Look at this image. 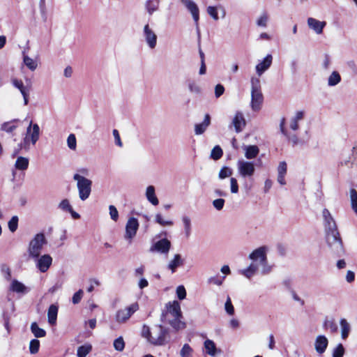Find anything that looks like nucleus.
Here are the masks:
<instances>
[{
	"label": "nucleus",
	"instance_id": "a18cd8bd",
	"mask_svg": "<svg viewBox=\"0 0 357 357\" xmlns=\"http://www.w3.org/2000/svg\"><path fill=\"white\" fill-rule=\"evenodd\" d=\"M40 347V341L37 339H33L29 343V351L31 354H35L38 352Z\"/></svg>",
	"mask_w": 357,
	"mask_h": 357
},
{
	"label": "nucleus",
	"instance_id": "473e14b6",
	"mask_svg": "<svg viewBox=\"0 0 357 357\" xmlns=\"http://www.w3.org/2000/svg\"><path fill=\"white\" fill-rule=\"evenodd\" d=\"M341 80L342 78L340 74L337 71L334 70L328 77L327 84L328 86H335L340 83Z\"/></svg>",
	"mask_w": 357,
	"mask_h": 357
},
{
	"label": "nucleus",
	"instance_id": "0e129e2a",
	"mask_svg": "<svg viewBox=\"0 0 357 357\" xmlns=\"http://www.w3.org/2000/svg\"><path fill=\"white\" fill-rule=\"evenodd\" d=\"M207 13L213 20H218L219 19L216 7L208 6L207 8Z\"/></svg>",
	"mask_w": 357,
	"mask_h": 357
},
{
	"label": "nucleus",
	"instance_id": "603ef678",
	"mask_svg": "<svg viewBox=\"0 0 357 357\" xmlns=\"http://www.w3.org/2000/svg\"><path fill=\"white\" fill-rule=\"evenodd\" d=\"M192 354V349L188 344H185L180 351L181 357H191Z\"/></svg>",
	"mask_w": 357,
	"mask_h": 357
},
{
	"label": "nucleus",
	"instance_id": "f257e3e1",
	"mask_svg": "<svg viewBox=\"0 0 357 357\" xmlns=\"http://www.w3.org/2000/svg\"><path fill=\"white\" fill-rule=\"evenodd\" d=\"M166 308L167 311L162 314V321L169 324L176 331L185 328V323L181 320L183 316L179 303L176 301L169 302L166 305Z\"/></svg>",
	"mask_w": 357,
	"mask_h": 357
},
{
	"label": "nucleus",
	"instance_id": "c9c22d12",
	"mask_svg": "<svg viewBox=\"0 0 357 357\" xmlns=\"http://www.w3.org/2000/svg\"><path fill=\"white\" fill-rule=\"evenodd\" d=\"M258 272L259 271L257 270L255 264H250L248 268L240 271L241 274L243 275L248 279L251 278Z\"/></svg>",
	"mask_w": 357,
	"mask_h": 357
},
{
	"label": "nucleus",
	"instance_id": "7c9ffc66",
	"mask_svg": "<svg viewBox=\"0 0 357 357\" xmlns=\"http://www.w3.org/2000/svg\"><path fill=\"white\" fill-rule=\"evenodd\" d=\"M340 325L341 328V337L346 340L351 331V326L347 319L342 318L340 320Z\"/></svg>",
	"mask_w": 357,
	"mask_h": 357
},
{
	"label": "nucleus",
	"instance_id": "72a5a7b5",
	"mask_svg": "<svg viewBox=\"0 0 357 357\" xmlns=\"http://www.w3.org/2000/svg\"><path fill=\"white\" fill-rule=\"evenodd\" d=\"M29 164V160L27 158L19 156L15 161V167L18 170L24 171L27 169Z\"/></svg>",
	"mask_w": 357,
	"mask_h": 357
},
{
	"label": "nucleus",
	"instance_id": "f704fd0d",
	"mask_svg": "<svg viewBox=\"0 0 357 357\" xmlns=\"http://www.w3.org/2000/svg\"><path fill=\"white\" fill-rule=\"evenodd\" d=\"M182 222L184 228V234L186 238H188L192 233L191 220L187 215L182 217Z\"/></svg>",
	"mask_w": 357,
	"mask_h": 357
},
{
	"label": "nucleus",
	"instance_id": "052dcab7",
	"mask_svg": "<svg viewBox=\"0 0 357 357\" xmlns=\"http://www.w3.org/2000/svg\"><path fill=\"white\" fill-rule=\"evenodd\" d=\"M225 278V276H222V278L218 276L211 277L210 278H208V282L216 284L218 286H220L222 285Z\"/></svg>",
	"mask_w": 357,
	"mask_h": 357
},
{
	"label": "nucleus",
	"instance_id": "9b49d317",
	"mask_svg": "<svg viewBox=\"0 0 357 357\" xmlns=\"http://www.w3.org/2000/svg\"><path fill=\"white\" fill-rule=\"evenodd\" d=\"M237 169L238 174L243 178L251 177L255 172L254 162L244 160H239L237 162Z\"/></svg>",
	"mask_w": 357,
	"mask_h": 357
},
{
	"label": "nucleus",
	"instance_id": "680f3d73",
	"mask_svg": "<svg viewBox=\"0 0 357 357\" xmlns=\"http://www.w3.org/2000/svg\"><path fill=\"white\" fill-rule=\"evenodd\" d=\"M225 202V199H223L222 198L216 199L213 200V206L218 211H220L223 208Z\"/></svg>",
	"mask_w": 357,
	"mask_h": 357
},
{
	"label": "nucleus",
	"instance_id": "39448f33",
	"mask_svg": "<svg viewBox=\"0 0 357 357\" xmlns=\"http://www.w3.org/2000/svg\"><path fill=\"white\" fill-rule=\"evenodd\" d=\"M251 82V102L250 107L254 112L261 109L264 101V96L261 93V83L259 77H252Z\"/></svg>",
	"mask_w": 357,
	"mask_h": 357
},
{
	"label": "nucleus",
	"instance_id": "4468645a",
	"mask_svg": "<svg viewBox=\"0 0 357 357\" xmlns=\"http://www.w3.org/2000/svg\"><path fill=\"white\" fill-rule=\"evenodd\" d=\"M171 248V242L167 238H162L152 245L150 251L162 255H167Z\"/></svg>",
	"mask_w": 357,
	"mask_h": 357
},
{
	"label": "nucleus",
	"instance_id": "20e7f679",
	"mask_svg": "<svg viewBox=\"0 0 357 357\" xmlns=\"http://www.w3.org/2000/svg\"><path fill=\"white\" fill-rule=\"evenodd\" d=\"M326 242L331 253L336 257H342L345 253L343 242L337 231L326 233Z\"/></svg>",
	"mask_w": 357,
	"mask_h": 357
},
{
	"label": "nucleus",
	"instance_id": "2eb2a0df",
	"mask_svg": "<svg viewBox=\"0 0 357 357\" xmlns=\"http://www.w3.org/2000/svg\"><path fill=\"white\" fill-rule=\"evenodd\" d=\"M143 36L150 49H154L157 45V35L147 24L144 26Z\"/></svg>",
	"mask_w": 357,
	"mask_h": 357
},
{
	"label": "nucleus",
	"instance_id": "a878e982",
	"mask_svg": "<svg viewBox=\"0 0 357 357\" xmlns=\"http://www.w3.org/2000/svg\"><path fill=\"white\" fill-rule=\"evenodd\" d=\"M245 151V157L248 159L255 158L259 153V149L256 145H248L243 147Z\"/></svg>",
	"mask_w": 357,
	"mask_h": 357
},
{
	"label": "nucleus",
	"instance_id": "dca6fc26",
	"mask_svg": "<svg viewBox=\"0 0 357 357\" xmlns=\"http://www.w3.org/2000/svg\"><path fill=\"white\" fill-rule=\"evenodd\" d=\"M36 261V266L41 273H45L52 264V258L50 255L45 254L33 259Z\"/></svg>",
	"mask_w": 357,
	"mask_h": 357
},
{
	"label": "nucleus",
	"instance_id": "bf43d9fd",
	"mask_svg": "<svg viewBox=\"0 0 357 357\" xmlns=\"http://www.w3.org/2000/svg\"><path fill=\"white\" fill-rule=\"evenodd\" d=\"M1 273L3 274L4 278L9 280L11 278L10 269L6 264H2L1 266Z\"/></svg>",
	"mask_w": 357,
	"mask_h": 357
},
{
	"label": "nucleus",
	"instance_id": "393cba45",
	"mask_svg": "<svg viewBox=\"0 0 357 357\" xmlns=\"http://www.w3.org/2000/svg\"><path fill=\"white\" fill-rule=\"evenodd\" d=\"M146 197L147 200L153 206L159 204L158 197L155 195V190L153 185H149L146 190Z\"/></svg>",
	"mask_w": 357,
	"mask_h": 357
},
{
	"label": "nucleus",
	"instance_id": "f3484780",
	"mask_svg": "<svg viewBox=\"0 0 357 357\" xmlns=\"http://www.w3.org/2000/svg\"><path fill=\"white\" fill-rule=\"evenodd\" d=\"M186 8L190 12L199 33L198 22L199 20V10L197 5L192 0H181Z\"/></svg>",
	"mask_w": 357,
	"mask_h": 357
},
{
	"label": "nucleus",
	"instance_id": "2f4dec72",
	"mask_svg": "<svg viewBox=\"0 0 357 357\" xmlns=\"http://www.w3.org/2000/svg\"><path fill=\"white\" fill-rule=\"evenodd\" d=\"M183 265V259L179 254H176L172 260L168 264V268L171 270L172 273L176 272L178 267Z\"/></svg>",
	"mask_w": 357,
	"mask_h": 357
},
{
	"label": "nucleus",
	"instance_id": "13d9d810",
	"mask_svg": "<svg viewBox=\"0 0 357 357\" xmlns=\"http://www.w3.org/2000/svg\"><path fill=\"white\" fill-rule=\"evenodd\" d=\"M109 215H110L111 219L115 222L117 221V220L119 218V212H118L116 208L113 205H110L109 206Z\"/></svg>",
	"mask_w": 357,
	"mask_h": 357
},
{
	"label": "nucleus",
	"instance_id": "58836bf2",
	"mask_svg": "<svg viewBox=\"0 0 357 357\" xmlns=\"http://www.w3.org/2000/svg\"><path fill=\"white\" fill-rule=\"evenodd\" d=\"M159 0H148L146 2V8L150 15L158 9Z\"/></svg>",
	"mask_w": 357,
	"mask_h": 357
},
{
	"label": "nucleus",
	"instance_id": "37998d69",
	"mask_svg": "<svg viewBox=\"0 0 357 357\" xmlns=\"http://www.w3.org/2000/svg\"><path fill=\"white\" fill-rule=\"evenodd\" d=\"M350 199L351 208L357 214V191L355 189L350 190Z\"/></svg>",
	"mask_w": 357,
	"mask_h": 357
},
{
	"label": "nucleus",
	"instance_id": "49530a36",
	"mask_svg": "<svg viewBox=\"0 0 357 357\" xmlns=\"http://www.w3.org/2000/svg\"><path fill=\"white\" fill-rule=\"evenodd\" d=\"M114 347L115 350L118 351H123L125 348V342L122 337H119L118 338L115 339L113 343Z\"/></svg>",
	"mask_w": 357,
	"mask_h": 357
},
{
	"label": "nucleus",
	"instance_id": "f8f14e48",
	"mask_svg": "<svg viewBox=\"0 0 357 357\" xmlns=\"http://www.w3.org/2000/svg\"><path fill=\"white\" fill-rule=\"evenodd\" d=\"M323 224L324 227L325 234L331 231H337V226L335 220L331 212L327 208L322 211Z\"/></svg>",
	"mask_w": 357,
	"mask_h": 357
},
{
	"label": "nucleus",
	"instance_id": "4d7b16f0",
	"mask_svg": "<svg viewBox=\"0 0 357 357\" xmlns=\"http://www.w3.org/2000/svg\"><path fill=\"white\" fill-rule=\"evenodd\" d=\"M59 208L63 211H71L72 206L68 199H64L59 203Z\"/></svg>",
	"mask_w": 357,
	"mask_h": 357
},
{
	"label": "nucleus",
	"instance_id": "6ab92c4d",
	"mask_svg": "<svg viewBox=\"0 0 357 357\" xmlns=\"http://www.w3.org/2000/svg\"><path fill=\"white\" fill-rule=\"evenodd\" d=\"M9 291L17 294L25 295L30 291V288L17 280L14 279L10 282Z\"/></svg>",
	"mask_w": 357,
	"mask_h": 357
},
{
	"label": "nucleus",
	"instance_id": "bb28decb",
	"mask_svg": "<svg viewBox=\"0 0 357 357\" xmlns=\"http://www.w3.org/2000/svg\"><path fill=\"white\" fill-rule=\"evenodd\" d=\"M58 314V306L55 304H52L47 311L48 323L53 326L56 322Z\"/></svg>",
	"mask_w": 357,
	"mask_h": 357
},
{
	"label": "nucleus",
	"instance_id": "79ce46f5",
	"mask_svg": "<svg viewBox=\"0 0 357 357\" xmlns=\"http://www.w3.org/2000/svg\"><path fill=\"white\" fill-rule=\"evenodd\" d=\"M155 221L162 227L172 226L174 222L172 220H165L160 213H157L155 216Z\"/></svg>",
	"mask_w": 357,
	"mask_h": 357
},
{
	"label": "nucleus",
	"instance_id": "0eeeda50",
	"mask_svg": "<svg viewBox=\"0 0 357 357\" xmlns=\"http://www.w3.org/2000/svg\"><path fill=\"white\" fill-rule=\"evenodd\" d=\"M40 138V127L37 123H32L30 122L26 128V135L22 140L21 143L23 144L24 150L28 151L30 149L31 144L35 145Z\"/></svg>",
	"mask_w": 357,
	"mask_h": 357
},
{
	"label": "nucleus",
	"instance_id": "864d4df0",
	"mask_svg": "<svg viewBox=\"0 0 357 357\" xmlns=\"http://www.w3.org/2000/svg\"><path fill=\"white\" fill-rule=\"evenodd\" d=\"M18 227V217L15 215L8 222V228L11 232H15Z\"/></svg>",
	"mask_w": 357,
	"mask_h": 357
},
{
	"label": "nucleus",
	"instance_id": "f03ea898",
	"mask_svg": "<svg viewBox=\"0 0 357 357\" xmlns=\"http://www.w3.org/2000/svg\"><path fill=\"white\" fill-rule=\"evenodd\" d=\"M266 252L267 248L261 246L253 250L249 255V259L252 260L251 264H255L257 270L262 275H267L272 271V266L268 263Z\"/></svg>",
	"mask_w": 357,
	"mask_h": 357
},
{
	"label": "nucleus",
	"instance_id": "774afa93",
	"mask_svg": "<svg viewBox=\"0 0 357 357\" xmlns=\"http://www.w3.org/2000/svg\"><path fill=\"white\" fill-rule=\"evenodd\" d=\"M231 192L236 194L238 192V185L235 178H230Z\"/></svg>",
	"mask_w": 357,
	"mask_h": 357
},
{
	"label": "nucleus",
	"instance_id": "e2e57ef3",
	"mask_svg": "<svg viewBox=\"0 0 357 357\" xmlns=\"http://www.w3.org/2000/svg\"><path fill=\"white\" fill-rule=\"evenodd\" d=\"M176 295L179 300H183L186 296V291L183 285H180L176 288Z\"/></svg>",
	"mask_w": 357,
	"mask_h": 357
},
{
	"label": "nucleus",
	"instance_id": "a211bd4d",
	"mask_svg": "<svg viewBox=\"0 0 357 357\" xmlns=\"http://www.w3.org/2000/svg\"><path fill=\"white\" fill-rule=\"evenodd\" d=\"M272 62L273 56L270 54H267L255 67L257 75L261 76L271 67Z\"/></svg>",
	"mask_w": 357,
	"mask_h": 357
},
{
	"label": "nucleus",
	"instance_id": "a19ab883",
	"mask_svg": "<svg viewBox=\"0 0 357 357\" xmlns=\"http://www.w3.org/2000/svg\"><path fill=\"white\" fill-rule=\"evenodd\" d=\"M325 330H329L331 333H336L337 331V325L334 319H326L323 324Z\"/></svg>",
	"mask_w": 357,
	"mask_h": 357
},
{
	"label": "nucleus",
	"instance_id": "b1692460",
	"mask_svg": "<svg viewBox=\"0 0 357 357\" xmlns=\"http://www.w3.org/2000/svg\"><path fill=\"white\" fill-rule=\"evenodd\" d=\"M211 124V116L208 114H205L204 121L195 126V133L197 135L203 134Z\"/></svg>",
	"mask_w": 357,
	"mask_h": 357
},
{
	"label": "nucleus",
	"instance_id": "ddd939ff",
	"mask_svg": "<svg viewBox=\"0 0 357 357\" xmlns=\"http://www.w3.org/2000/svg\"><path fill=\"white\" fill-rule=\"evenodd\" d=\"M138 220L134 217L130 218L126 225V233L124 238L131 242L132 239L135 236L139 229Z\"/></svg>",
	"mask_w": 357,
	"mask_h": 357
},
{
	"label": "nucleus",
	"instance_id": "6e6552de",
	"mask_svg": "<svg viewBox=\"0 0 357 357\" xmlns=\"http://www.w3.org/2000/svg\"><path fill=\"white\" fill-rule=\"evenodd\" d=\"M47 243V240L43 233H38L34 236L29 242L28 247V253L31 259H36L40 255L44 245Z\"/></svg>",
	"mask_w": 357,
	"mask_h": 357
},
{
	"label": "nucleus",
	"instance_id": "6e6d98bb",
	"mask_svg": "<svg viewBox=\"0 0 357 357\" xmlns=\"http://www.w3.org/2000/svg\"><path fill=\"white\" fill-rule=\"evenodd\" d=\"M225 309L228 314L233 315L234 314V307L231 303V298L229 296L225 302Z\"/></svg>",
	"mask_w": 357,
	"mask_h": 357
},
{
	"label": "nucleus",
	"instance_id": "8fccbe9b",
	"mask_svg": "<svg viewBox=\"0 0 357 357\" xmlns=\"http://www.w3.org/2000/svg\"><path fill=\"white\" fill-rule=\"evenodd\" d=\"M189 91L195 94H199L201 93V87L195 81H189L188 84Z\"/></svg>",
	"mask_w": 357,
	"mask_h": 357
},
{
	"label": "nucleus",
	"instance_id": "7ed1b4c3",
	"mask_svg": "<svg viewBox=\"0 0 357 357\" xmlns=\"http://www.w3.org/2000/svg\"><path fill=\"white\" fill-rule=\"evenodd\" d=\"M326 242L331 253L336 257H342L345 253L343 242L337 231L326 233Z\"/></svg>",
	"mask_w": 357,
	"mask_h": 357
},
{
	"label": "nucleus",
	"instance_id": "c03bdc74",
	"mask_svg": "<svg viewBox=\"0 0 357 357\" xmlns=\"http://www.w3.org/2000/svg\"><path fill=\"white\" fill-rule=\"evenodd\" d=\"M345 353V349L342 344H338L333 350L332 356L333 357H343Z\"/></svg>",
	"mask_w": 357,
	"mask_h": 357
},
{
	"label": "nucleus",
	"instance_id": "ea45409f",
	"mask_svg": "<svg viewBox=\"0 0 357 357\" xmlns=\"http://www.w3.org/2000/svg\"><path fill=\"white\" fill-rule=\"evenodd\" d=\"M91 349L92 347L89 344L82 345L77 349V357H86L87 354L90 353Z\"/></svg>",
	"mask_w": 357,
	"mask_h": 357
},
{
	"label": "nucleus",
	"instance_id": "aec40b11",
	"mask_svg": "<svg viewBox=\"0 0 357 357\" xmlns=\"http://www.w3.org/2000/svg\"><path fill=\"white\" fill-rule=\"evenodd\" d=\"M328 345V338L323 335H318L314 341V349L319 355H322Z\"/></svg>",
	"mask_w": 357,
	"mask_h": 357
},
{
	"label": "nucleus",
	"instance_id": "4c0bfd02",
	"mask_svg": "<svg viewBox=\"0 0 357 357\" xmlns=\"http://www.w3.org/2000/svg\"><path fill=\"white\" fill-rule=\"evenodd\" d=\"M204 348L206 352L211 356H215L217 352V348L213 341L211 340H206L204 342Z\"/></svg>",
	"mask_w": 357,
	"mask_h": 357
},
{
	"label": "nucleus",
	"instance_id": "338daca9",
	"mask_svg": "<svg viewBox=\"0 0 357 357\" xmlns=\"http://www.w3.org/2000/svg\"><path fill=\"white\" fill-rule=\"evenodd\" d=\"M287 170V163L284 161L280 162L278 167V174L286 175Z\"/></svg>",
	"mask_w": 357,
	"mask_h": 357
},
{
	"label": "nucleus",
	"instance_id": "c85d7f7f",
	"mask_svg": "<svg viewBox=\"0 0 357 357\" xmlns=\"http://www.w3.org/2000/svg\"><path fill=\"white\" fill-rule=\"evenodd\" d=\"M23 63L31 71H34L38 67L36 60L29 57L25 52H22Z\"/></svg>",
	"mask_w": 357,
	"mask_h": 357
},
{
	"label": "nucleus",
	"instance_id": "c756f323",
	"mask_svg": "<svg viewBox=\"0 0 357 357\" xmlns=\"http://www.w3.org/2000/svg\"><path fill=\"white\" fill-rule=\"evenodd\" d=\"M20 122L19 119H13L1 124V130L8 133L13 132L17 127V123Z\"/></svg>",
	"mask_w": 357,
	"mask_h": 357
},
{
	"label": "nucleus",
	"instance_id": "09e8293b",
	"mask_svg": "<svg viewBox=\"0 0 357 357\" xmlns=\"http://www.w3.org/2000/svg\"><path fill=\"white\" fill-rule=\"evenodd\" d=\"M223 152L219 146H215L211 151V158L215 160H219L222 156Z\"/></svg>",
	"mask_w": 357,
	"mask_h": 357
},
{
	"label": "nucleus",
	"instance_id": "e433bc0d",
	"mask_svg": "<svg viewBox=\"0 0 357 357\" xmlns=\"http://www.w3.org/2000/svg\"><path fill=\"white\" fill-rule=\"evenodd\" d=\"M31 333L37 338L43 337L46 335V331L40 328L36 322H33L30 327Z\"/></svg>",
	"mask_w": 357,
	"mask_h": 357
},
{
	"label": "nucleus",
	"instance_id": "de8ad7c7",
	"mask_svg": "<svg viewBox=\"0 0 357 357\" xmlns=\"http://www.w3.org/2000/svg\"><path fill=\"white\" fill-rule=\"evenodd\" d=\"M67 145H68V147L73 150V151H75L76 150V148H77V139H76V137L74 134H70L67 138Z\"/></svg>",
	"mask_w": 357,
	"mask_h": 357
},
{
	"label": "nucleus",
	"instance_id": "423d86ee",
	"mask_svg": "<svg viewBox=\"0 0 357 357\" xmlns=\"http://www.w3.org/2000/svg\"><path fill=\"white\" fill-rule=\"evenodd\" d=\"M73 179L77 181L79 198L82 201L86 200L91 193L92 181L78 174L73 175Z\"/></svg>",
	"mask_w": 357,
	"mask_h": 357
},
{
	"label": "nucleus",
	"instance_id": "412c9836",
	"mask_svg": "<svg viewBox=\"0 0 357 357\" xmlns=\"http://www.w3.org/2000/svg\"><path fill=\"white\" fill-rule=\"evenodd\" d=\"M12 83L13 86L20 90L24 98V105H28L29 103V87L25 86L22 80H19L17 79H13L12 80Z\"/></svg>",
	"mask_w": 357,
	"mask_h": 357
},
{
	"label": "nucleus",
	"instance_id": "5fc2aeb1",
	"mask_svg": "<svg viewBox=\"0 0 357 357\" xmlns=\"http://www.w3.org/2000/svg\"><path fill=\"white\" fill-rule=\"evenodd\" d=\"M231 174L232 170L227 167H224L220 169L218 176L220 179H224L228 176H230Z\"/></svg>",
	"mask_w": 357,
	"mask_h": 357
},
{
	"label": "nucleus",
	"instance_id": "cd10ccee",
	"mask_svg": "<svg viewBox=\"0 0 357 357\" xmlns=\"http://www.w3.org/2000/svg\"><path fill=\"white\" fill-rule=\"evenodd\" d=\"M285 119L282 118L280 123V129L281 132L286 136L289 141H290L293 146H295L299 143V139L296 135H289L284 128Z\"/></svg>",
	"mask_w": 357,
	"mask_h": 357
},
{
	"label": "nucleus",
	"instance_id": "9d476101",
	"mask_svg": "<svg viewBox=\"0 0 357 357\" xmlns=\"http://www.w3.org/2000/svg\"><path fill=\"white\" fill-rule=\"evenodd\" d=\"M139 310V305L137 303H133L124 309L119 310L116 314V321L119 324L126 323L130 317Z\"/></svg>",
	"mask_w": 357,
	"mask_h": 357
},
{
	"label": "nucleus",
	"instance_id": "1a4fd4ad",
	"mask_svg": "<svg viewBox=\"0 0 357 357\" xmlns=\"http://www.w3.org/2000/svg\"><path fill=\"white\" fill-rule=\"evenodd\" d=\"M167 330L161 325L155 326L151 330L149 342L153 345H164L166 342Z\"/></svg>",
	"mask_w": 357,
	"mask_h": 357
},
{
	"label": "nucleus",
	"instance_id": "3c124183",
	"mask_svg": "<svg viewBox=\"0 0 357 357\" xmlns=\"http://www.w3.org/2000/svg\"><path fill=\"white\" fill-rule=\"evenodd\" d=\"M268 17L266 13H262L257 20V25L261 27H266Z\"/></svg>",
	"mask_w": 357,
	"mask_h": 357
},
{
	"label": "nucleus",
	"instance_id": "5701e85b",
	"mask_svg": "<svg viewBox=\"0 0 357 357\" xmlns=\"http://www.w3.org/2000/svg\"><path fill=\"white\" fill-rule=\"evenodd\" d=\"M245 120L242 112H237L232 120V125L234 126L237 133L241 132L245 126Z\"/></svg>",
	"mask_w": 357,
	"mask_h": 357
},
{
	"label": "nucleus",
	"instance_id": "4be33fe9",
	"mask_svg": "<svg viewBox=\"0 0 357 357\" xmlns=\"http://www.w3.org/2000/svg\"><path fill=\"white\" fill-rule=\"evenodd\" d=\"M307 25L309 28L313 30L317 34H321L323 32L324 28L326 25V22L324 21H319L313 17H309L307 19Z\"/></svg>",
	"mask_w": 357,
	"mask_h": 357
},
{
	"label": "nucleus",
	"instance_id": "69168bd1",
	"mask_svg": "<svg viewBox=\"0 0 357 357\" xmlns=\"http://www.w3.org/2000/svg\"><path fill=\"white\" fill-rule=\"evenodd\" d=\"M83 291L82 289H79V291H77V292H75L73 296V298H72V302L74 303V304H77L80 302L82 296H83Z\"/></svg>",
	"mask_w": 357,
	"mask_h": 357
}]
</instances>
